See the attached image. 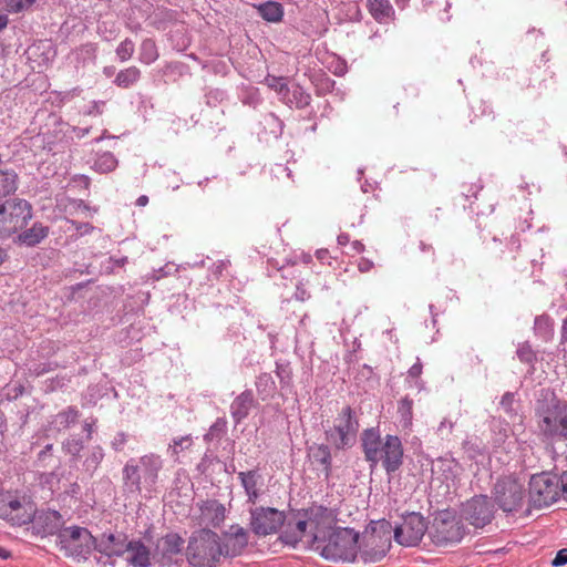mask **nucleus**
<instances>
[{"instance_id":"f257e3e1","label":"nucleus","mask_w":567,"mask_h":567,"mask_svg":"<svg viewBox=\"0 0 567 567\" xmlns=\"http://www.w3.org/2000/svg\"><path fill=\"white\" fill-rule=\"evenodd\" d=\"M310 547L332 563H352L358 554L359 534L349 527L336 526L333 513L324 506L309 508Z\"/></svg>"},{"instance_id":"f03ea898","label":"nucleus","mask_w":567,"mask_h":567,"mask_svg":"<svg viewBox=\"0 0 567 567\" xmlns=\"http://www.w3.org/2000/svg\"><path fill=\"white\" fill-rule=\"evenodd\" d=\"M362 451L365 461L374 468L379 463L391 475L403 465L404 449L398 435L381 436L375 427L365 429L361 436Z\"/></svg>"},{"instance_id":"7ed1b4c3","label":"nucleus","mask_w":567,"mask_h":567,"mask_svg":"<svg viewBox=\"0 0 567 567\" xmlns=\"http://www.w3.org/2000/svg\"><path fill=\"white\" fill-rule=\"evenodd\" d=\"M535 420L538 436L543 442L567 441V401L553 395L539 400L535 406Z\"/></svg>"},{"instance_id":"20e7f679","label":"nucleus","mask_w":567,"mask_h":567,"mask_svg":"<svg viewBox=\"0 0 567 567\" xmlns=\"http://www.w3.org/2000/svg\"><path fill=\"white\" fill-rule=\"evenodd\" d=\"M163 468V458L148 453L138 458H130L122 470L123 484L130 492L141 493L142 484L154 486Z\"/></svg>"},{"instance_id":"39448f33","label":"nucleus","mask_w":567,"mask_h":567,"mask_svg":"<svg viewBox=\"0 0 567 567\" xmlns=\"http://www.w3.org/2000/svg\"><path fill=\"white\" fill-rule=\"evenodd\" d=\"M186 554L194 567H215L220 560L218 534L208 528L194 532L189 537Z\"/></svg>"},{"instance_id":"423d86ee","label":"nucleus","mask_w":567,"mask_h":567,"mask_svg":"<svg viewBox=\"0 0 567 567\" xmlns=\"http://www.w3.org/2000/svg\"><path fill=\"white\" fill-rule=\"evenodd\" d=\"M33 217L32 205L19 197L0 202V240L9 239L25 228Z\"/></svg>"},{"instance_id":"0eeeda50","label":"nucleus","mask_w":567,"mask_h":567,"mask_svg":"<svg viewBox=\"0 0 567 567\" xmlns=\"http://www.w3.org/2000/svg\"><path fill=\"white\" fill-rule=\"evenodd\" d=\"M359 420L350 405L342 408L333 426L326 430V439L336 450H346L354 445L359 431Z\"/></svg>"},{"instance_id":"6e6552de","label":"nucleus","mask_w":567,"mask_h":567,"mask_svg":"<svg viewBox=\"0 0 567 567\" xmlns=\"http://www.w3.org/2000/svg\"><path fill=\"white\" fill-rule=\"evenodd\" d=\"M560 496V476L543 472L530 477L528 502L533 507L549 506L558 501Z\"/></svg>"},{"instance_id":"1a4fd4ad","label":"nucleus","mask_w":567,"mask_h":567,"mask_svg":"<svg viewBox=\"0 0 567 567\" xmlns=\"http://www.w3.org/2000/svg\"><path fill=\"white\" fill-rule=\"evenodd\" d=\"M494 499L499 508L506 513L518 512L526 503V492L523 484L513 476L497 480L494 489Z\"/></svg>"},{"instance_id":"9d476101","label":"nucleus","mask_w":567,"mask_h":567,"mask_svg":"<svg viewBox=\"0 0 567 567\" xmlns=\"http://www.w3.org/2000/svg\"><path fill=\"white\" fill-rule=\"evenodd\" d=\"M465 535V526L451 512L439 513L430 529V537L437 546H447L460 543Z\"/></svg>"},{"instance_id":"9b49d317","label":"nucleus","mask_w":567,"mask_h":567,"mask_svg":"<svg viewBox=\"0 0 567 567\" xmlns=\"http://www.w3.org/2000/svg\"><path fill=\"white\" fill-rule=\"evenodd\" d=\"M429 529L427 519L419 512H405L394 527V540L405 547L417 546Z\"/></svg>"},{"instance_id":"f8f14e48","label":"nucleus","mask_w":567,"mask_h":567,"mask_svg":"<svg viewBox=\"0 0 567 567\" xmlns=\"http://www.w3.org/2000/svg\"><path fill=\"white\" fill-rule=\"evenodd\" d=\"M56 545L68 557H85L92 548V535L85 527H66L58 534Z\"/></svg>"},{"instance_id":"ddd939ff","label":"nucleus","mask_w":567,"mask_h":567,"mask_svg":"<svg viewBox=\"0 0 567 567\" xmlns=\"http://www.w3.org/2000/svg\"><path fill=\"white\" fill-rule=\"evenodd\" d=\"M285 513L272 507L250 509V529L257 536L275 534L285 523Z\"/></svg>"},{"instance_id":"4468645a","label":"nucleus","mask_w":567,"mask_h":567,"mask_svg":"<svg viewBox=\"0 0 567 567\" xmlns=\"http://www.w3.org/2000/svg\"><path fill=\"white\" fill-rule=\"evenodd\" d=\"M463 516L475 528H483L494 518V505L486 495H477L463 505Z\"/></svg>"},{"instance_id":"2eb2a0df","label":"nucleus","mask_w":567,"mask_h":567,"mask_svg":"<svg viewBox=\"0 0 567 567\" xmlns=\"http://www.w3.org/2000/svg\"><path fill=\"white\" fill-rule=\"evenodd\" d=\"M249 542L248 532L238 524L230 525L221 536L218 535L220 558H233L241 555Z\"/></svg>"},{"instance_id":"dca6fc26","label":"nucleus","mask_w":567,"mask_h":567,"mask_svg":"<svg viewBox=\"0 0 567 567\" xmlns=\"http://www.w3.org/2000/svg\"><path fill=\"white\" fill-rule=\"evenodd\" d=\"M0 517L18 526L32 520L31 512L17 496L10 493L0 494Z\"/></svg>"},{"instance_id":"f3484780","label":"nucleus","mask_w":567,"mask_h":567,"mask_svg":"<svg viewBox=\"0 0 567 567\" xmlns=\"http://www.w3.org/2000/svg\"><path fill=\"white\" fill-rule=\"evenodd\" d=\"M184 539L176 533H169L159 538L155 545L153 557L162 565H169L182 553Z\"/></svg>"},{"instance_id":"a211bd4d","label":"nucleus","mask_w":567,"mask_h":567,"mask_svg":"<svg viewBox=\"0 0 567 567\" xmlns=\"http://www.w3.org/2000/svg\"><path fill=\"white\" fill-rule=\"evenodd\" d=\"M63 516L54 509L41 511L34 517V528L42 536L56 535L62 530L64 525Z\"/></svg>"},{"instance_id":"6ab92c4d","label":"nucleus","mask_w":567,"mask_h":567,"mask_svg":"<svg viewBox=\"0 0 567 567\" xmlns=\"http://www.w3.org/2000/svg\"><path fill=\"white\" fill-rule=\"evenodd\" d=\"M258 405L257 400L252 393V390L247 389L239 393L230 403L229 412L231 419L236 425L240 424L245 419L248 417L251 410Z\"/></svg>"},{"instance_id":"aec40b11","label":"nucleus","mask_w":567,"mask_h":567,"mask_svg":"<svg viewBox=\"0 0 567 567\" xmlns=\"http://www.w3.org/2000/svg\"><path fill=\"white\" fill-rule=\"evenodd\" d=\"M200 525L218 527L225 519L226 508L216 499H207L199 505Z\"/></svg>"},{"instance_id":"412c9836","label":"nucleus","mask_w":567,"mask_h":567,"mask_svg":"<svg viewBox=\"0 0 567 567\" xmlns=\"http://www.w3.org/2000/svg\"><path fill=\"white\" fill-rule=\"evenodd\" d=\"M126 561L132 567H150L151 551L141 539L130 540L125 546Z\"/></svg>"},{"instance_id":"4be33fe9","label":"nucleus","mask_w":567,"mask_h":567,"mask_svg":"<svg viewBox=\"0 0 567 567\" xmlns=\"http://www.w3.org/2000/svg\"><path fill=\"white\" fill-rule=\"evenodd\" d=\"M306 519H300L292 524L288 522L285 529L281 532L279 539L291 547H297L301 539L306 536L309 526V509L306 511Z\"/></svg>"},{"instance_id":"5701e85b","label":"nucleus","mask_w":567,"mask_h":567,"mask_svg":"<svg viewBox=\"0 0 567 567\" xmlns=\"http://www.w3.org/2000/svg\"><path fill=\"white\" fill-rule=\"evenodd\" d=\"M17 235L16 243L27 247H34L40 244L49 235V227L42 223H34L30 228L20 230Z\"/></svg>"},{"instance_id":"b1692460","label":"nucleus","mask_w":567,"mask_h":567,"mask_svg":"<svg viewBox=\"0 0 567 567\" xmlns=\"http://www.w3.org/2000/svg\"><path fill=\"white\" fill-rule=\"evenodd\" d=\"M238 478L245 489L248 503L256 504L259 496V485H261V475L258 470L239 472Z\"/></svg>"},{"instance_id":"393cba45","label":"nucleus","mask_w":567,"mask_h":567,"mask_svg":"<svg viewBox=\"0 0 567 567\" xmlns=\"http://www.w3.org/2000/svg\"><path fill=\"white\" fill-rule=\"evenodd\" d=\"M275 373L279 380L281 395L296 394L291 363L287 360H277Z\"/></svg>"},{"instance_id":"a878e982","label":"nucleus","mask_w":567,"mask_h":567,"mask_svg":"<svg viewBox=\"0 0 567 567\" xmlns=\"http://www.w3.org/2000/svg\"><path fill=\"white\" fill-rule=\"evenodd\" d=\"M367 7L379 23L388 22L394 17V9L389 0H368Z\"/></svg>"},{"instance_id":"bb28decb","label":"nucleus","mask_w":567,"mask_h":567,"mask_svg":"<svg viewBox=\"0 0 567 567\" xmlns=\"http://www.w3.org/2000/svg\"><path fill=\"white\" fill-rule=\"evenodd\" d=\"M80 417V411L76 406L70 405L56 413L52 419L53 429L61 432L76 424Z\"/></svg>"},{"instance_id":"cd10ccee","label":"nucleus","mask_w":567,"mask_h":567,"mask_svg":"<svg viewBox=\"0 0 567 567\" xmlns=\"http://www.w3.org/2000/svg\"><path fill=\"white\" fill-rule=\"evenodd\" d=\"M309 456L313 463L322 466L326 477H329L332 464L330 447L326 444H315L309 449Z\"/></svg>"},{"instance_id":"c85d7f7f","label":"nucleus","mask_w":567,"mask_h":567,"mask_svg":"<svg viewBox=\"0 0 567 567\" xmlns=\"http://www.w3.org/2000/svg\"><path fill=\"white\" fill-rule=\"evenodd\" d=\"M290 107L305 109L311 102V95L300 85L296 84L289 89V93L281 100Z\"/></svg>"},{"instance_id":"c756f323","label":"nucleus","mask_w":567,"mask_h":567,"mask_svg":"<svg viewBox=\"0 0 567 567\" xmlns=\"http://www.w3.org/2000/svg\"><path fill=\"white\" fill-rule=\"evenodd\" d=\"M259 16L267 22L277 23L284 18V7L277 1H267L264 3L256 4Z\"/></svg>"},{"instance_id":"7c9ffc66","label":"nucleus","mask_w":567,"mask_h":567,"mask_svg":"<svg viewBox=\"0 0 567 567\" xmlns=\"http://www.w3.org/2000/svg\"><path fill=\"white\" fill-rule=\"evenodd\" d=\"M141 70L132 65L118 71L113 83L121 89H130L141 80Z\"/></svg>"},{"instance_id":"2f4dec72","label":"nucleus","mask_w":567,"mask_h":567,"mask_svg":"<svg viewBox=\"0 0 567 567\" xmlns=\"http://www.w3.org/2000/svg\"><path fill=\"white\" fill-rule=\"evenodd\" d=\"M118 165V161L111 152H102L95 155L92 164V169L100 174H107L113 172Z\"/></svg>"},{"instance_id":"473e14b6","label":"nucleus","mask_w":567,"mask_h":567,"mask_svg":"<svg viewBox=\"0 0 567 567\" xmlns=\"http://www.w3.org/2000/svg\"><path fill=\"white\" fill-rule=\"evenodd\" d=\"M18 189V176L13 171L0 172V202L14 197Z\"/></svg>"},{"instance_id":"72a5a7b5","label":"nucleus","mask_w":567,"mask_h":567,"mask_svg":"<svg viewBox=\"0 0 567 567\" xmlns=\"http://www.w3.org/2000/svg\"><path fill=\"white\" fill-rule=\"evenodd\" d=\"M255 386L259 398L266 401L274 396L276 383L270 373L262 372L256 377Z\"/></svg>"},{"instance_id":"f704fd0d","label":"nucleus","mask_w":567,"mask_h":567,"mask_svg":"<svg viewBox=\"0 0 567 567\" xmlns=\"http://www.w3.org/2000/svg\"><path fill=\"white\" fill-rule=\"evenodd\" d=\"M103 458L104 450L102 449V446H93L83 462V470L89 475V477L93 476V474L102 463Z\"/></svg>"},{"instance_id":"c9c22d12","label":"nucleus","mask_w":567,"mask_h":567,"mask_svg":"<svg viewBox=\"0 0 567 567\" xmlns=\"http://www.w3.org/2000/svg\"><path fill=\"white\" fill-rule=\"evenodd\" d=\"M159 56L157 45L153 39H145L140 45L138 60L141 63L150 65Z\"/></svg>"},{"instance_id":"e433bc0d","label":"nucleus","mask_w":567,"mask_h":567,"mask_svg":"<svg viewBox=\"0 0 567 567\" xmlns=\"http://www.w3.org/2000/svg\"><path fill=\"white\" fill-rule=\"evenodd\" d=\"M534 331L544 340H549L553 337L551 318L547 315L537 316L534 320Z\"/></svg>"},{"instance_id":"4c0bfd02","label":"nucleus","mask_w":567,"mask_h":567,"mask_svg":"<svg viewBox=\"0 0 567 567\" xmlns=\"http://www.w3.org/2000/svg\"><path fill=\"white\" fill-rule=\"evenodd\" d=\"M193 445V439L192 435H183L178 437H174L172 440V443L168 445L167 453L174 457L175 460L178 458V455L186 450H189Z\"/></svg>"},{"instance_id":"58836bf2","label":"nucleus","mask_w":567,"mask_h":567,"mask_svg":"<svg viewBox=\"0 0 567 567\" xmlns=\"http://www.w3.org/2000/svg\"><path fill=\"white\" fill-rule=\"evenodd\" d=\"M413 401L404 396L402 398L398 403V413L400 415L401 422L403 426L411 425L412 417H413Z\"/></svg>"},{"instance_id":"ea45409f","label":"nucleus","mask_w":567,"mask_h":567,"mask_svg":"<svg viewBox=\"0 0 567 567\" xmlns=\"http://www.w3.org/2000/svg\"><path fill=\"white\" fill-rule=\"evenodd\" d=\"M265 81L268 87L277 92V94L280 96V100H282V97L289 93L290 87L288 86L285 78L268 75Z\"/></svg>"},{"instance_id":"a19ab883","label":"nucleus","mask_w":567,"mask_h":567,"mask_svg":"<svg viewBox=\"0 0 567 567\" xmlns=\"http://www.w3.org/2000/svg\"><path fill=\"white\" fill-rule=\"evenodd\" d=\"M134 51L135 43L132 39L126 38L117 45L115 53L121 62H126L133 56Z\"/></svg>"},{"instance_id":"79ce46f5","label":"nucleus","mask_w":567,"mask_h":567,"mask_svg":"<svg viewBox=\"0 0 567 567\" xmlns=\"http://www.w3.org/2000/svg\"><path fill=\"white\" fill-rule=\"evenodd\" d=\"M37 0H4L6 9L9 13H21L30 10Z\"/></svg>"},{"instance_id":"37998d69","label":"nucleus","mask_w":567,"mask_h":567,"mask_svg":"<svg viewBox=\"0 0 567 567\" xmlns=\"http://www.w3.org/2000/svg\"><path fill=\"white\" fill-rule=\"evenodd\" d=\"M227 422L223 417H218L209 427L208 432L204 435L205 441H213L220 439L226 432Z\"/></svg>"},{"instance_id":"c03bdc74","label":"nucleus","mask_w":567,"mask_h":567,"mask_svg":"<svg viewBox=\"0 0 567 567\" xmlns=\"http://www.w3.org/2000/svg\"><path fill=\"white\" fill-rule=\"evenodd\" d=\"M516 354L522 362L528 364H533L537 359L536 353L528 342L520 343L517 348Z\"/></svg>"},{"instance_id":"a18cd8bd","label":"nucleus","mask_w":567,"mask_h":567,"mask_svg":"<svg viewBox=\"0 0 567 567\" xmlns=\"http://www.w3.org/2000/svg\"><path fill=\"white\" fill-rule=\"evenodd\" d=\"M228 259L218 260L209 267L208 281H217L223 276L224 271L229 267Z\"/></svg>"},{"instance_id":"49530a36","label":"nucleus","mask_w":567,"mask_h":567,"mask_svg":"<svg viewBox=\"0 0 567 567\" xmlns=\"http://www.w3.org/2000/svg\"><path fill=\"white\" fill-rule=\"evenodd\" d=\"M62 449L66 454L76 457L83 450V442L80 439H68L62 443Z\"/></svg>"},{"instance_id":"de8ad7c7","label":"nucleus","mask_w":567,"mask_h":567,"mask_svg":"<svg viewBox=\"0 0 567 567\" xmlns=\"http://www.w3.org/2000/svg\"><path fill=\"white\" fill-rule=\"evenodd\" d=\"M422 369L423 365L420 358H417L416 362L408 371V379H415L414 386L417 389H422V382L419 380L422 374Z\"/></svg>"},{"instance_id":"09e8293b","label":"nucleus","mask_w":567,"mask_h":567,"mask_svg":"<svg viewBox=\"0 0 567 567\" xmlns=\"http://www.w3.org/2000/svg\"><path fill=\"white\" fill-rule=\"evenodd\" d=\"M53 444H47L38 454V462L42 466L48 465V460L52 457Z\"/></svg>"},{"instance_id":"8fccbe9b","label":"nucleus","mask_w":567,"mask_h":567,"mask_svg":"<svg viewBox=\"0 0 567 567\" xmlns=\"http://www.w3.org/2000/svg\"><path fill=\"white\" fill-rule=\"evenodd\" d=\"M127 442V435L124 432H118L111 442V446L114 451H122Z\"/></svg>"},{"instance_id":"3c124183","label":"nucleus","mask_w":567,"mask_h":567,"mask_svg":"<svg viewBox=\"0 0 567 567\" xmlns=\"http://www.w3.org/2000/svg\"><path fill=\"white\" fill-rule=\"evenodd\" d=\"M513 404H514V394L511 392H506L501 399L502 409L505 412L511 413L513 411Z\"/></svg>"},{"instance_id":"603ef678","label":"nucleus","mask_w":567,"mask_h":567,"mask_svg":"<svg viewBox=\"0 0 567 567\" xmlns=\"http://www.w3.org/2000/svg\"><path fill=\"white\" fill-rule=\"evenodd\" d=\"M567 564V548L557 551L551 565L555 567L564 566Z\"/></svg>"},{"instance_id":"864d4df0","label":"nucleus","mask_w":567,"mask_h":567,"mask_svg":"<svg viewBox=\"0 0 567 567\" xmlns=\"http://www.w3.org/2000/svg\"><path fill=\"white\" fill-rule=\"evenodd\" d=\"M295 298L299 301H306L310 298V293L303 287L302 284L297 285L296 291H295Z\"/></svg>"},{"instance_id":"5fc2aeb1","label":"nucleus","mask_w":567,"mask_h":567,"mask_svg":"<svg viewBox=\"0 0 567 567\" xmlns=\"http://www.w3.org/2000/svg\"><path fill=\"white\" fill-rule=\"evenodd\" d=\"M224 96H225V92L221 91V90H212L207 93L206 97H207V103L210 104L212 100H214L215 102H218V101H223L224 100Z\"/></svg>"},{"instance_id":"6e6d98bb","label":"nucleus","mask_w":567,"mask_h":567,"mask_svg":"<svg viewBox=\"0 0 567 567\" xmlns=\"http://www.w3.org/2000/svg\"><path fill=\"white\" fill-rule=\"evenodd\" d=\"M373 262L367 258H361L358 262V269L360 272H368L373 268Z\"/></svg>"},{"instance_id":"4d7b16f0","label":"nucleus","mask_w":567,"mask_h":567,"mask_svg":"<svg viewBox=\"0 0 567 567\" xmlns=\"http://www.w3.org/2000/svg\"><path fill=\"white\" fill-rule=\"evenodd\" d=\"M104 104L105 103L103 101H93L92 107H91L89 114H95V115L102 114Z\"/></svg>"},{"instance_id":"13d9d810","label":"nucleus","mask_w":567,"mask_h":567,"mask_svg":"<svg viewBox=\"0 0 567 567\" xmlns=\"http://www.w3.org/2000/svg\"><path fill=\"white\" fill-rule=\"evenodd\" d=\"M76 230L81 235H86V234L92 233L94 230V227L89 223H80L76 225Z\"/></svg>"},{"instance_id":"bf43d9fd","label":"nucleus","mask_w":567,"mask_h":567,"mask_svg":"<svg viewBox=\"0 0 567 567\" xmlns=\"http://www.w3.org/2000/svg\"><path fill=\"white\" fill-rule=\"evenodd\" d=\"M561 497L567 502V471L560 475Z\"/></svg>"},{"instance_id":"052dcab7","label":"nucleus","mask_w":567,"mask_h":567,"mask_svg":"<svg viewBox=\"0 0 567 567\" xmlns=\"http://www.w3.org/2000/svg\"><path fill=\"white\" fill-rule=\"evenodd\" d=\"M53 368L51 367V363H45L43 365H38L33 369V372L35 375H42L47 372H50Z\"/></svg>"},{"instance_id":"680f3d73","label":"nucleus","mask_w":567,"mask_h":567,"mask_svg":"<svg viewBox=\"0 0 567 567\" xmlns=\"http://www.w3.org/2000/svg\"><path fill=\"white\" fill-rule=\"evenodd\" d=\"M337 241L339 246H346L350 241V236L346 233H342L338 236Z\"/></svg>"},{"instance_id":"e2e57ef3","label":"nucleus","mask_w":567,"mask_h":567,"mask_svg":"<svg viewBox=\"0 0 567 567\" xmlns=\"http://www.w3.org/2000/svg\"><path fill=\"white\" fill-rule=\"evenodd\" d=\"M351 247L357 254H360L364 250V245L359 240L352 241Z\"/></svg>"},{"instance_id":"0e129e2a","label":"nucleus","mask_w":567,"mask_h":567,"mask_svg":"<svg viewBox=\"0 0 567 567\" xmlns=\"http://www.w3.org/2000/svg\"><path fill=\"white\" fill-rule=\"evenodd\" d=\"M93 425H94V422L93 423H90V422H84L83 424V430L86 432V436L87 439H91L92 437V433H93Z\"/></svg>"},{"instance_id":"69168bd1","label":"nucleus","mask_w":567,"mask_h":567,"mask_svg":"<svg viewBox=\"0 0 567 567\" xmlns=\"http://www.w3.org/2000/svg\"><path fill=\"white\" fill-rule=\"evenodd\" d=\"M419 247H420V249L422 251H424V252L429 251V252H431L434 256V248L432 247V245H429V244H426L424 241H420Z\"/></svg>"},{"instance_id":"338daca9","label":"nucleus","mask_w":567,"mask_h":567,"mask_svg":"<svg viewBox=\"0 0 567 567\" xmlns=\"http://www.w3.org/2000/svg\"><path fill=\"white\" fill-rule=\"evenodd\" d=\"M449 429V431H451L453 429V423L446 419H444L440 425H439V431H443V429Z\"/></svg>"},{"instance_id":"774afa93","label":"nucleus","mask_w":567,"mask_h":567,"mask_svg":"<svg viewBox=\"0 0 567 567\" xmlns=\"http://www.w3.org/2000/svg\"><path fill=\"white\" fill-rule=\"evenodd\" d=\"M148 204V197L146 195H141L137 199H136V205L140 206V207H144Z\"/></svg>"}]
</instances>
